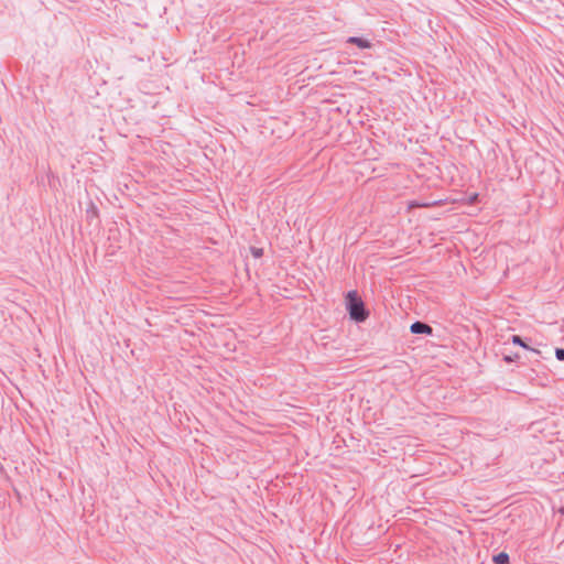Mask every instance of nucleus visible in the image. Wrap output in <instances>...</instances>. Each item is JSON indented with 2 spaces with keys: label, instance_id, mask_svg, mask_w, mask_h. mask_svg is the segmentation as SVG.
<instances>
[{
  "label": "nucleus",
  "instance_id": "7ed1b4c3",
  "mask_svg": "<svg viewBox=\"0 0 564 564\" xmlns=\"http://www.w3.org/2000/svg\"><path fill=\"white\" fill-rule=\"evenodd\" d=\"M347 42L357 45L359 48H369L371 46L368 40L358 36H350Z\"/></svg>",
  "mask_w": 564,
  "mask_h": 564
},
{
  "label": "nucleus",
  "instance_id": "0eeeda50",
  "mask_svg": "<svg viewBox=\"0 0 564 564\" xmlns=\"http://www.w3.org/2000/svg\"><path fill=\"white\" fill-rule=\"evenodd\" d=\"M253 254H254L256 257H260V256L262 254V249H254V250H253Z\"/></svg>",
  "mask_w": 564,
  "mask_h": 564
},
{
  "label": "nucleus",
  "instance_id": "f257e3e1",
  "mask_svg": "<svg viewBox=\"0 0 564 564\" xmlns=\"http://www.w3.org/2000/svg\"><path fill=\"white\" fill-rule=\"evenodd\" d=\"M346 300L350 318L358 323L365 322L369 316V313L357 291H349Z\"/></svg>",
  "mask_w": 564,
  "mask_h": 564
},
{
  "label": "nucleus",
  "instance_id": "423d86ee",
  "mask_svg": "<svg viewBox=\"0 0 564 564\" xmlns=\"http://www.w3.org/2000/svg\"><path fill=\"white\" fill-rule=\"evenodd\" d=\"M555 357L557 358V360L564 361V348H556Z\"/></svg>",
  "mask_w": 564,
  "mask_h": 564
},
{
  "label": "nucleus",
  "instance_id": "39448f33",
  "mask_svg": "<svg viewBox=\"0 0 564 564\" xmlns=\"http://www.w3.org/2000/svg\"><path fill=\"white\" fill-rule=\"evenodd\" d=\"M494 562L496 564H509V555L505 552H501L494 556Z\"/></svg>",
  "mask_w": 564,
  "mask_h": 564
},
{
  "label": "nucleus",
  "instance_id": "20e7f679",
  "mask_svg": "<svg viewBox=\"0 0 564 564\" xmlns=\"http://www.w3.org/2000/svg\"><path fill=\"white\" fill-rule=\"evenodd\" d=\"M511 341H512V344H514V345H519V346H521V347H523V348H525V349H529V350H532V351H534V352L539 354V350L533 349V348H530V347H529V346L523 341V339H522L519 335H513V336L511 337Z\"/></svg>",
  "mask_w": 564,
  "mask_h": 564
},
{
  "label": "nucleus",
  "instance_id": "6e6552de",
  "mask_svg": "<svg viewBox=\"0 0 564 564\" xmlns=\"http://www.w3.org/2000/svg\"><path fill=\"white\" fill-rule=\"evenodd\" d=\"M505 360H506L507 362H511L513 359H512L511 357H509V356H506V357H505Z\"/></svg>",
  "mask_w": 564,
  "mask_h": 564
},
{
  "label": "nucleus",
  "instance_id": "f03ea898",
  "mask_svg": "<svg viewBox=\"0 0 564 564\" xmlns=\"http://www.w3.org/2000/svg\"><path fill=\"white\" fill-rule=\"evenodd\" d=\"M410 330L412 334L432 335L433 333V328L429 324L419 321L410 326Z\"/></svg>",
  "mask_w": 564,
  "mask_h": 564
}]
</instances>
